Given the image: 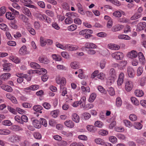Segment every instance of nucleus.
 <instances>
[{"mask_svg":"<svg viewBox=\"0 0 146 146\" xmlns=\"http://www.w3.org/2000/svg\"><path fill=\"white\" fill-rule=\"evenodd\" d=\"M9 9L12 11V14L14 15V16L15 15H18L19 14V13L18 11L15 10L14 9L11 7H9Z\"/></svg>","mask_w":146,"mask_h":146,"instance_id":"62","label":"nucleus"},{"mask_svg":"<svg viewBox=\"0 0 146 146\" xmlns=\"http://www.w3.org/2000/svg\"><path fill=\"white\" fill-rule=\"evenodd\" d=\"M56 82L57 84H61L64 85L66 83V80L64 77H60L59 76L57 77L56 79Z\"/></svg>","mask_w":146,"mask_h":146,"instance_id":"3","label":"nucleus"},{"mask_svg":"<svg viewBox=\"0 0 146 146\" xmlns=\"http://www.w3.org/2000/svg\"><path fill=\"white\" fill-rule=\"evenodd\" d=\"M65 125L67 127L72 128L74 126V123L71 120H67L64 122Z\"/></svg>","mask_w":146,"mask_h":146,"instance_id":"13","label":"nucleus"},{"mask_svg":"<svg viewBox=\"0 0 146 146\" xmlns=\"http://www.w3.org/2000/svg\"><path fill=\"white\" fill-rule=\"evenodd\" d=\"M14 119L15 121L18 122L21 124H23V121L21 120V117H20L19 116L16 115Z\"/></svg>","mask_w":146,"mask_h":146,"instance_id":"55","label":"nucleus"},{"mask_svg":"<svg viewBox=\"0 0 146 146\" xmlns=\"http://www.w3.org/2000/svg\"><path fill=\"white\" fill-rule=\"evenodd\" d=\"M118 38L119 39H123L125 40H129L130 37L128 36L125 35H118Z\"/></svg>","mask_w":146,"mask_h":146,"instance_id":"38","label":"nucleus"},{"mask_svg":"<svg viewBox=\"0 0 146 146\" xmlns=\"http://www.w3.org/2000/svg\"><path fill=\"white\" fill-rule=\"evenodd\" d=\"M94 125L96 127H102L103 125V124L102 122L100 121H97L95 122Z\"/></svg>","mask_w":146,"mask_h":146,"instance_id":"46","label":"nucleus"},{"mask_svg":"<svg viewBox=\"0 0 146 146\" xmlns=\"http://www.w3.org/2000/svg\"><path fill=\"white\" fill-rule=\"evenodd\" d=\"M42 106L45 108L47 110L49 109L51 107L50 104L46 102L43 103Z\"/></svg>","mask_w":146,"mask_h":146,"instance_id":"54","label":"nucleus"},{"mask_svg":"<svg viewBox=\"0 0 146 146\" xmlns=\"http://www.w3.org/2000/svg\"><path fill=\"white\" fill-rule=\"evenodd\" d=\"M77 27V25L74 24H73L68 26L67 28V29L69 31H73L76 29Z\"/></svg>","mask_w":146,"mask_h":146,"instance_id":"35","label":"nucleus"},{"mask_svg":"<svg viewBox=\"0 0 146 146\" xmlns=\"http://www.w3.org/2000/svg\"><path fill=\"white\" fill-rule=\"evenodd\" d=\"M110 141L113 143H115L117 141V138L115 136H111L109 137Z\"/></svg>","mask_w":146,"mask_h":146,"instance_id":"50","label":"nucleus"},{"mask_svg":"<svg viewBox=\"0 0 146 146\" xmlns=\"http://www.w3.org/2000/svg\"><path fill=\"white\" fill-rule=\"evenodd\" d=\"M82 116L86 119H89L91 117L90 114L88 113L85 112L82 114Z\"/></svg>","mask_w":146,"mask_h":146,"instance_id":"60","label":"nucleus"},{"mask_svg":"<svg viewBox=\"0 0 146 146\" xmlns=\"http://www.w3.org/2000/svg\"><path fill=\"white\" fill-rule=\"evenodd\" d=\"M138 55L139 56V61L142 63L145 62V58L142 52H139L138 54Z\"/></svg>","mask_w":146,"mask_h":146,"instance_id":"22","label":"nucleus"},{"mask_svg":"<svg viewBox=\"0 0 146 146\" xmlns=\"http://www.w3.org/2000/svg\"><path fill=\"white\" fill-rule=\"evenodd\" d=\"M94 107V106L93 104L90 103H89L88 104H86V105H85V106L84 107H83L84 109L86 110H88L89 109L92 108Z\"/></svg>","mask_w":146,"mask_h":146,"instance_id":"49","label":"nucleus"},{"mask_svg":"<svg viewBox=\"0 0 146 146\" xmlns=\"http://www.w3.org/2000/svg\"><path fill=\"white\" fill-rule=\"evenodd\" d=\"M53 59L56 61H60L62 60L61 56L58 54H54L52 55Z\"/></svg>","mask_w":146,"mask_h":146,"instance_id":"25","label":"nucleus"},{"mask_svg":"<svg viewBox=\"0 0 146 146\" xmlns=\"http://www.w3.org/2000/svg\"><path fill=\"white\" fill-rule=\"evenodd\" d=\"M2 124L3 125L6 126H10L12 124L10 121L8 120L3 121L2 122Z\"/></svg>","mask_w":146,"mask_h":146,"instance_id":"45","label":"nucleus"},{"mask_svg":"<svg viewBox=\"0 0 146 146\" xmlns=\"http://www.w3.org/2000/svg\"><path fill=\"white\" fill-rule=\"evenodd\" d=\"M21 137L20 136L16 134H14L10 136L9 138V141L12 143H16L19 142L21 140Z\"/></svg>","mask_w":146,"mask_h":146,"instance_id":"1","label":"nucleus"},{"mask_svg":"<svg viewBox=\"0 0 146 146\" xmlns=\"http://www.w3.org/2000/svg\"><path fill=\"white\" fill-rule=\"evenodd\" d=\"M133 87V83L131 81H128L125 83V89L127 91H130L132 89Z\"/></svg>","mask_w":146,"mask_h":146,"instance_id":"4","label":"nucleus"},{"mask_svg":"<svg viewBox=\"0 0 146 146\" xmlns=\"http://www.w3.org/2000/svg\"><path fill=\"white\" fill-rule=\"evenodd\" d=\"M33 124L36 128H40L41 126V122L37 119H34L33 121Z\"/></svg>","mask_w":146,"mask_h":146,"instance_id":"8","label":"nucleus"},{"mask_svg":"<svg viewBox=\"0 0 146 146\" xmlns=\"http://www.w3.org/2000/svg\"><path fill=\"white\" fill-rule=\"evenodd\" d=\"M134 126L135 128L139 130L141 129L142 127V125L139 122L135 123Z\"/></svg>","mask_w":146,"mask_h":146,"instance_id":"43","label":"nucleus"},{"mask_svg":"<svg viewBox=\"0 0 146 146\" xmlns=\"http://www.w3.org/2000/svg\"><path fill=\"white\" fill-rule=\"evenodd\" d=\"M123 27L122 25H117L113 27L111 30L113 32H116L121 30Z\"/></svg>","mask_w":146,"mask_h":146,"instance_id":"10","label":"nucleus"},{"mask_svg":"<svg viewBox=\"0 0 146 146\" xmlns=\"http://www.w3.org/2000/svg\"><path fill=\"white\" fill-rule=\"evenodd\" d=\"M38 60L40 63L45 64H47L49 62V60L48 59L44 56L39 57L38 58Z\"/></svg>","mask_w":146,"mask_h":146,"instance_id":"7","label":"nucleus"},{"mask_svg":"<svg viewBox=\"0 0 146 146\" xmlns=\"http://www.w3.org/2000/svg\"><path fill=\"white\" fill-rule=\"evenodd\" d=\"M86 98L85 96L82 97L79 101L81 108H83L85 106L86 104Z\"/></svg>","mask_w":146,"mask_h":146,"instance_id":"14","label":"nucleus"},{"mask_svg":"<svg viewBox=\"0 0 146 146\" xmlns=\"http://www.w3.org/2000/svg\"><path fill=\"white\" fill-rule=\"evenodd\" d=\"M131 100L132 103L136 106H138L139 104L138 100L135 97H132L131 98Z\"/></svg>","mask_w":146,"mask_h":146,"instance_id":"33","label":"nucleus"},{"mask_svg":"<svg viewBox=\"0 0 146 146\" xmlns=\"http://www.w3.org/2000/svg\"><path fill=\"white\" fill-rule=\"evenodd\" d=\"M96 97V94L94 93H92L90 96L89 99V102H93Z\"/></svg>","mask_w":146,"mask_h":146,"instance_id":"41","label":"nucleus"},{"mask_svg":"<svg viewBox=\"0 0 146 146\" xmlns=\"http://www.w3.org/2000/svg\"><path fill=\"white\" fill-rule=\"evenodd\" d=\"M98 89L101 93L106 94L107 91L105 90L104 88L101 86H99L98 87Z\"/></svg>","mask_w":146,"mask_h":146,"instance_id":"42","label":"nucleus"},{"mask_svg":"<svg viewBox=\"0 0 146 146\" xmlns=\"http://www.w3.org/2000/svg\"><path fill=\"white\" fill-rule=\"evenodd\" d=\"M30 66L31 68L34 69H39L40 68V65L36 62H31L30 63Z\"/></svg>","mask_w":146,"mask_h":146,"instance_id":"26","label":"nucleus"},{"mask_svg":"<svg viewBox=\"0 0 146 146\" xmlns=\"http://www.w3.org/2000/svg\"><path fill=\"white\" fill-rule=\"evenodd\" d=\"M138 55L137 52L135 50H132L128 54L129 57L131 58H135Z\"/></svg>","mask_w":146,"mask_h":146,"instance_id":"19","label":"nucleus"},{"mask_svg":"<svg viewBox=\"0 0 146 146\" xmlns=\"http://www.w3.org/2000/svg\"><path fill=\"white\" fill-rule=\"evenodd\" d=\"M77 14L76 13H68L66 14V16L70 18H74L77 16Z\"/></svg>","mask_w":146,"mask_h":146,"instance_id":"39","label":"nucleus"},{"mask_svg":"<svg viewBox=\"0 0 146 146\" xmlns=\"http://www.w3.org/2000/svg\"><path fill=\"white\" fill-rule=\"evenodd\" d=\"M118 21L121 23H127L129 22V20L127 19L125 17H123L119 19Z\"/></svg>","mask_w":146,"mask_h":146,"instance_id":"53","label":"nucleus"},{"mask_svg":"<svg viewBox=\"0 0 146 146\" xmlns=\"http://www.w3.org/2000/svg\"><path fill=\"white\" fill-rule=\"evenodd\" d=\"M59 111L58 110H56L52 111L50 113V115L54 118L57 117L59 114Z\"/></svg>","mask_w":146,"mask_h":146,"instance_id":"20","label":"nucleus"},{"mask_svg":"<svg viewBox=\"0 0 146 146\" xmlns=\"http://www.w3.org/2000/svg\"><path fill=\"white\" fill-rule=\"evenodd\" d=\"M82 90L84 92H90V89L89 87H85L82 86L81 87Z\"/></svg>","mask_w":146,"mask_h":146,"instance_id":"64","label":"nucleus"},{"mask_svg":"<svg viewBox=\"0 0 146 146\" xmlns=\"http://www.w3.org/2000/svg\"><path fill=\"white\" fill-rule=\"evenodd\" d=\"M110 74L111 76L113 79L116 77V73L113 68H111L110 71Z\"/></svg>","mask_w":146,"mask_h":146,"instance_id":"30","label":"nucleus"},{"mask_svg":"<svg viewBox=\"0 0 146 146\" xmlns=\"http://www.w3.org/2000/svg\"><path fill=\"white\" fill-rule=\"evenodd\" d=\"M27 47L25 45H23L20 48L19 53L21 54H24L26 53Z\"/></svg>","mask_w":146,"mask_h":146,"instance_id":"23","label":"nucleus"},{"mask_svg":"<svg viewBox=\"0 0 146 146\" xmlns=\"http://www.w3.org/2000/svg\"><path fill=\"white\" fill-rule=\"evenodd\" d=\"M141 16V15L137 13H135L130 18L131 20H134L139 19Z\"/></svg>","mask_w":146,"mask_h":146,"instance_id":"27","label":"nucleus"},{"mask_svg":"<svg viewBox=\"0 0 146 146\" xmlns=\"http://www.w3.org/2000/svg\"><path fill=\"white\" fill-rule=\"evenodd\" d=\"M7 108L8 110L10 112L14 114H17L16 109H15L9 106H7Z\"/></svg>","mask_w":146,"mask_h":146,"instance_id":"37","label":"nucleus"},{"mask_svg":"<svg viewBox=\"0 0 146 146\" xmlns=\"http://www.w3.org/2000/svg\"><path fill=\"white\" fill-rule=\"evenodd\" d=\"M129 118L131 120L135 121L137 119V117L134 114H131L129 116Z\"/></svg>","mask_w":146,"mask_h":146,"instance_id":"56","label":"nucleus"},{"mask_svg":"<svg viewBox=\"0 0 146 146\" xmlns=\"http://www.w3.org/2000/svg\"><path fill=\"white\" fill-rule=\"evenodd\" d=\"M113 15V16L117 17H120L121 15V13L119 11H116L114 12Z\"/></svg>","mask_w":146,"mask_h":146,"instance_id":"61","label":"nucleus"},{"mask_svg":"<svg viewBox=\"0 0 146 146\" xmlns=\"http://www.w3.org/2000/svg\"><path fill=\"white\" fill-rule=\"evenodd\" d=\"M70 66L74 69H77L79 68L78 64L76 62H72L70 64Z\"/></svg>","mask_w":146,"mask_h":146,"instance_id":"29","label":"nucleus"},{"mask_svg":"<svg viewBox=\"0 0 146 146\" xmlns=\"http://www.w3.org/2000/svg\"><path fill=\"white\" fill-rule=\"evenodd\" d=\"M111 56L113 58L117 60H121L123 57V54L119 52H115L112 54Z\"/></svg>","mask_w":146,"mask_h":146,"instance_id":"2","label":"nucleus"},{"mask_svg":"<svg viewBox=\"0 0 146 146\" xmlns=\"http://www.w3.org/2000/svg\"><path fill=\"white\" fill-rule=\"evenodd\" d=\"M108 90L109 94L111 96H113L115 94V92L113 88L110 87Z\"/></svg>","mask_w":146,"mask_h":146,"instance_id":"51","label":"nucleus"},{"mask_svg":"<svg viewBox=\"0 0 146 146\" xmlns=\"http://www.w3.org/2000/svg\"><path fill=\"white\" fill-rule=\"evenodd\" d=\"M19 18L24 22L27 23L28 22V19L24 15H20L19 16Z\"/></svg>","mask_w":146,"mask_h":146,"instance_id":"34","label":"nucleus"},{"mask_svg":"<svg viewBox=\"0 0 146 146\" xmlns=\"http://www.w3.org/2000/svg\"><path fill=\"white\" fill-rule=\"evenodd\" d=\"M87 129L89 131L93 132L95 131L94 127L92 125H89L87 126Z\"/></svg>","mask_w":146,"mask_h":146,"instance_id":"44","label":"nucleus"},{"mask_svg":"<svg viewBox=\"0 0 146 146\" xmlns=\"http://www.w3.org/2000/svg\"><path fill=\"white\" fill-rule=\"evenodd\" d=\"M73 20L71 18L68 17L65 20V23L66 24H69L72 23Z\"/></svg>","mask_w":146,"mask_h":146,"instance_id":"48","label":"nucleus"},{"mask_svg":"<svg viewBox=\"0 0 146 146\" xmlns=\"http://www.w3.org/2000/svg\"><path fill=\"white\" fill-rule=\"evenodd\" d=\"M41 125H42L44 127H46L47 125V123L46 120L44 118H41L40 119Z\"/></svg>","mask_w":146,"mask_h":146,"instance_id":"52","label":"nucleus"},{"mask_svg":"<svg viewBox=\"0 0 146 146\" xmlns=\"http://www.w3.org/2000/svg\"><path fill=\"white\" fill-rule=\"evenodd\" d=\"M127 72L129 77L133 78L135 75L134 71L133 69L130 67H129L127 69Z\"/></svg>","mask_w":146,"mask_h":146,"instance_id":"6","label":"nucleus"},{"mask_svg":"<svg viewBox=\"0 0 146 146\" xmlns=\"http://www.w3.org/2000/svg\"><path fill=\"white\" fill-rule=\"evenodd\" d=\"M0 28L5 31L8 30L7 26L6 24L3 23L0 24Z\"/></svg>","mask_w":146,"mask_h":146,"instance_id":"58","label":"nucleus"},{"mask_svg":"<svg viewBox=\"0 0 146 146\" xmlns=\"http://www.w3.org/2000/svg\"><path fill=\"white\" fill-rule=\"evenodd\" d=\"M9 59L16 64L19 63L20 62V60L18 58L13 56H10Z\"/></svg>","mask_w":146,"mask_h":146,"instance_id":"21","label":"nucleus"},{"mask_svg":"<svg viewBox=\"0 0 146 146\" xmlns=\"http://www.w3.org/2000/svg\"><path fill=\"white\" fill-rule=\"evenodd\" d=\"M46 40H45L43 38L40 37V44L42 46H45L46 44Z\"/></svg>","mask_w":146,"mask_h":146,"instance_id":"47","label":"nucleus"},{"mask_svg":"<svg viewBox=\"0 0 146 146\" xmlns=\"http://www.w3.org/2000/svg\"><path fill=\"white\" fill-rule=\"evenodd\" d=\"M6 17L8 19L13 20L14 18V15L11 12H7L6 14Z\"/></svg>","mask_w":146,"mask_h":146,"instance_id":"32","label":"nucleus"},{"mask_svg":"<svg viewBox=\"0 0 146 146\" xmlns=\"http://www.w3.org/2000/svg\"><path fill=\"white\" fill-rule=\"evenodd\" d=\"M11 131L9 129H0V134L8 135L10 134Z\"/></svg>","mask_w":146,"mask_h":146,"instance_id":"18","label":"nucleus"},{"mask_svg":"<svg viewBox=\"0 0 146 146\" xmlns=\"http://www.w3.org/2000/svg\"><path fill=\"white\" fill-rule=\"evenodd\" d=\"M94 141L97 144L102 145H104L105 143L104 140L100 138L95 139L94 140Z\"/></svg>","mask_w":146,"mask_h":146,"instance_id":"24","label":"nucleus"},{"mask_svg":"<svg viewBox=\"0 0 146 146\" xmlns=\"http://www.w3.org/2000/svg\"><path fill=\"white\" fill-rule=\"evenodd\" d=\"M72 119L75 122L78 123L80 121L79 116L76 113L73 114L72 115Z\"/></svg>","mask_w":146,"mask_h":146,"instance_id":"17","label":"nucleus"},{"mask_svg":"<svg viewBox=\"0 0 146 146\" xmlns=\"http://www.w3.org/2000/svg\"><path fill=\"white\" fill-rule=\"evenodd\" d=\"M11 129L15 131H18L23 130V128L18 125H13L11 127Z\"/></svg>","mask_w":146,"mask_h":146,"instance_id":"12","label":"nucleus"},{"mask_svg":"<svg viewBox=\"0 0 146 146\" xmlns=\"http://www.w3.org/2000/svg\"><path fill=\"white\" fill-rule=\"evenodd\" d=\"M33 136L35 138L37 139H39L41 138V134L38 132H35L34 133Z\"/></svg>","mask_w":146,"mask_h":146,"instance_id":"57","label":"nucleus"},{"mask_svg":"<svg viewBox=\"0 0 146 146\" xmlns=\"http://www.w3.org/2000/svg\"><path fill=\"white\" fill-rule=\"evenodd\" d=\"M146 26V23L145 22H143L139 23L137 27V30L140 31L143 30Z\"/></svg>","mask_w":146,"mask_h":146,"instance_id":"5","label":"nucleus"},{"mask_svg":"<svg viewBox=\"0 0 146 146\" xmlns=\"http://www.w3.org/2000/svg\"><path fill=\"white\" fill-rule=\"evenodd\" d=\"M143 72V68L142 66L139 67L137 71V75L138 76H140Z\"/></svg>","mask_w":146,"mask_h":146,"instance_id":"59","label":"nucleus"},{"mask_svg":"<svg viewBox=\"0 0 146 146\" xmlns=\"http://www.w3.org/2000/svg\"><path fill=\"white\" fill-rule=\"evenodd\" d=\"M12 64L10 63H7L3 64V70L4 71L9 72L10 70V66H11Z\"/></svg>","mask_w":146,"mask_h":146,"instance_id":"16","label":"nucleus"},{"mask_svg":"<svg viewBox=\"0 0 146 146\" xmlns=\"http://www.w3.org/2000/svg\"><path fill=\"white\" fill-rule=\"evenodd\" d=\"M42 108V107L40 105H35L33 107V109L35 111L40 113H42L41 111Z\"/></svg>","mask_w":146,"mask_h":146,"instance_id":"15","label":"nucleus"},{"mask_svg":"<svg viewBox=\"0 0 146 146\" xmlns=\"http://www.w3.org/2000/svg\"><path fill=\"white\" fill-rule=\"evenodd\" d=\"M135 95L138 97H141L143 95V91L141 90H135Z\"/></svg>","mask_w":146,"mask_h":146,"instance_id":"28","label":"nucleus"},{"mask_svg":"<svg viewBox=\"0 0 146 146\" xmlns=\"http://www.w3.org/2000/svg\"><path fill=\"white\" fill-rule=\"evenodd\" d=\"M39 88V86L37 85H32L28 87L24 88L25 90H29L35 91L37 90Z\"/></svg>","mask_w":146,"mask_h":146,"instance_id":"9","label":"nucleus"},{"mask_svg":"<svg viewBox=\"0 0 146 146\" xmlns=\"http://www.w3.org/2000/svg\"><path fill=\"white\" fill-rule=\"evenodd\" d=\"M11 76V74L9 73H4L0 76V79L2 80L5 81L8 79Z\"/></svg>","mask_w":146,"mask_h":146,"instance_id":"11","label":"nucleus"},{"mask_svg":"<svg viewBox=\"0 0 146 146\" xmlns=\"http://www.w3.org/2000/svg\"><path fill=\"white\" fill-rule=\"evenodd\" d=\"M17 76L19 78L17 79V81L19 83H21L23 80V77L24 76L23 74H19Z\"/></svg>","mask_w":146,"mask_h":146,"instance_id":"40","label":"nucleus"},{"mask_svg":"<svg viewBox=\"0 0 146 146\" xmlns=\"http://www.w3.org/2000/svg\"><path fill=\"white\" fill-rule=\"evenodd\" d=\"M23 12L24 14L29 17H31V16L30 11L27 8H24L23 10Z\"/></svg>","mask_w":146,"mask_h":146,"instance_id":"31","label":"nucleus"},{"mask_svg":"<svg viewBox=\"0 0 146 146\" xmlns=\"http://www.w3.org/2000/svg\"><path fill=\"white\" fill-rule=\"evenodd\" d=\"M123 122L126 126L130 127H131L132 126V123L128 120H124Z\"/></svg>","mask_w":146,"mask_h":146,"instance_id":"63","label":"nucleus"},{"mask_svg":"<svg viewBox=\"0 0 146 146\" xmlns=\"http://www.w3.org/2000/svg\"><path fill=\"white\" fill-rule=\"evenodd\" d=\"M122 102L121 98L119 97L117 98L116 101V105L117 107H120L121 106Z\"/></svg>","mask_w":146,"mask_h":146,"instance_id":"36","label":"nucleus"}]
</instances>
